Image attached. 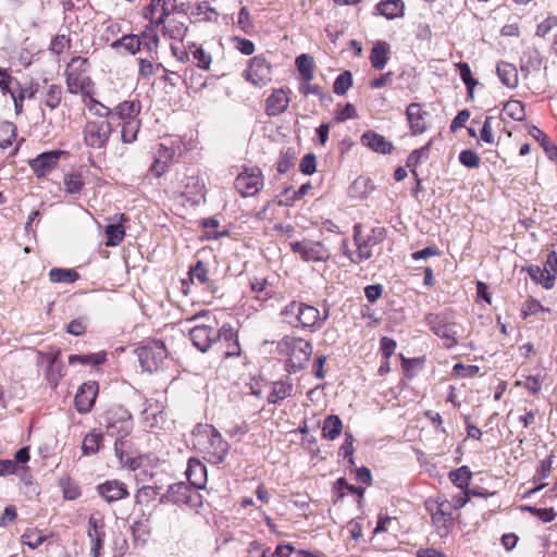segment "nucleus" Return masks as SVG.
I'll return each mask as SVG.
<instances>
[{"instance_id":"nucleus-48","label":"nucleus","mask_w":557,"mask_h":557,"mask_svg":"<svg viewBox=\"0 0 557 557\" xmlns=\"http://www.w3.org/2000/svg\"><path fill=\"white\" fill-rule=\"evenodd\" d=\"M62 89L59 85H49L46 91L44 103L50 109H55L61 102Z\"/></svg>"},{"instance_id":"nucleus-28","label":"nucleus","mask_w":557,"mask_h":557,"mask_svg":"<svg viewBox=\"0 0 557 557\" xmlns=\"http://www.w3.org/2000/svg\"><path fill=\"white\" fill-rule=\"evenodd\" d=\"M171 0H162L160 2V10L158 20H156V27L162 26V33L165 36H169L170 38H176L181 35V28L174 27L170 28L169 25H166L168 17L170 16V9H169V2Z\"/></svg>"},{"instance_id":"nucleus-63","label":"nucleus","mask_w":557,"mask_h":557,"mask_svg":"<svg viewBox=\"0 0 557 557\" xmlns=\"http://www.w3.org/2000/svg\"><path fill=\"white\" fill-rule=\"evenodd\" d=\"M159 491L160 488L159 487H153V486H143L141 488L138 490L135 498H136V502L137 503H143V502H148V500H151L153 498H156V496L159 494Z\"/></svg>"},{"instance_id":"nucleus-16","label":"nucleus","mask_w":557,"mask_h":557,"mask_svg":"<svg viewBox=\"0 0 557 557\" xmlns=\"http://www.w3.org/2000/svg\"><path fill=\"white\" fill-rule=\"evenodd\" d=\"M62 153L59 150L40 153L29 161V166L38 177L45 176L58 165Z\"/></svg>"},{"instance_id":"nucleus-12","label":"nucleus","mask_w":557,"mask_h":557,"mask_svg":"<svg viewBox=\"0 0 557 557\" xmlns=\"http://www.w3.org/2000/svg\"><path fill=\"white\" fill-rule=\"evenodd\" d=\"M106 535L104 520L101 517L90 516L88 519L87 536L90 542L92 557H101Z\"/></svg>"},{"instance_id":"nucleus-22","label":"nucleus","mask_w":557,"mask_h":557,"mask_svg":"<svg viewBox=\"0 0 557 557\" xmlns=\"http://www.w3.org/2000/svg\"><path fill=\"white\" fill-rule=\"evenodd\" d=\"M140 110L141 106L139 101L135 100H125L119 103L114 109H112L113 115H116L119 117L121 124L124 122L138 120Z\"/></svg>"},{"instance_id":"nucleus-21","label":"nucleus","mask_w":557,"mask_h":557,"mask_svg":"<svg viewBox=\"0 0 557 557\" xmlns=\"http://www.w3.org/2000/svg\"><path fill=\"white\" fill-rule=\"evenodd\" d=\"M432 144H433V140L431 139L428 144H425L421 148L413 150L408 156L407 161H406L407 168L410 169V172L417 180V190L419 189V186L421 184V180L419 178L417 168L424 160L429 159Z\"/></svg>"},{"instance_id":"nucleus-52","label":"nucleus","mask_w":557,"mask_h":557,"mask_svg":"<svg viewBox=\"0 0 557 557\" xmlns=\"http://www.w3.org/2000/svg\"><path fill=\"white\" fill-rule=\"evenodd\" d=\"M188 487L184 483L173 484L169 487L166 498L173 503L185 502Z\"/></svg>"},{"instance_id":"nucleus-64","label":"nucleus","mask_w":557,"mask_h":557,"mask_svg":"<svg viewBox=\"0 0 557 557\" xmlns=\"http://www.w3.org/2000/svg\"><path fill=\"white\" fill-rule=\"evenodd\" d=\"M557 25V16H548L536 27V36L545 37Z\"/></svg>"},{"instance_id":"nucleus-51","label":"nucleus","mask_w":557,"mask_h":557,"mask_svg":"<svg viewBox=\"0 0 557 557\" xmlns=\"http://www.w3.org/2000/svg\"><path fill=\"white\" fill-rule=\"evenodd\" d=\"M65 189L70 194H77L84 186V181L79 173H70L64 176Z\"/></svg>"},{"instance_id":"nucleus-49","label":"nucleus","mask_w":557,"mask_h":557,"mask_svg":"<svg viewBox=\"0 0 557 557\" xmlns=\"http://www.w3.org/2000/svg\"><path fill=\"white\" fill-rule=\"evenodd\" d=\"M203 182L199 177L190 176L187 178V183L183 194L186 195L188 198H193L198 195H203Z\"/></svg>"},{"instance_id":"nucleus-17","label":"nucleus","mask_w":557,"mask_h":557,"mask_svg":"<svg viewBox=\"0 0 557 557\" xmlns=\"http://www.w3.org/2000/svg\"><path fill=\"white\" fill-rule=\"evenodd\" d=\"M101 497L108 503L117 502L128 497L129 493L126 485L119 480H108L97 486Z\"/></svg>"},{"instance_id":"nucleus-40","label":"nucleus","mask_w":557,"mask_h":557,"mask_svg":"<svg viewBox=\"0 0 557 557\" xmlns=\"http://www.w3.org/2000/svg\"><path fill=\"white\" fill-rule=\"evenodd\" d=\"M121 139L125 144H131L137 139V134L140 128V120L124 122L121 124Z\"/></svg>"},{"instance_id":"nucleus-60","label":"nucleus","mask_w":557,"mask_h":557,"mask_svg":"<svg viewBox=\"0 0 557 557\" xmlns=\"http://www.w3.org/2000/svg\"><path fill=\"white\" fill-rule=\"evenodd\" d=\"M143 418L147 426L153 428L159 423V420H162V411L149 406L143 411Z\"/></svg>"},{"instance_id":"nucleus-25","label":"nucleus","mask_w":557,"mask_h":557,"mask_svg":"<svg viewBox=\"0 0 557 557\" xmlns=\"http://www.w3.org/2000/svg\"><path fill=\"white\" fill-rule=\"evenodd\" d=\"M219 341L225 344V349L223 350L225 357H236L240 355L238 336L231 326H222V334Z\"/></svg>"},{"instance_id":"nucleus-2","label":"nucleus","mask_w":557,"mask_h":557,"mask_svg":"<svg viewBox=\"0 0 557 557\" xmlns=\"http://www.w3.org/2000/svg\"><path fill=\"white\" fill-rule=\"evenodd\" d=\"M107 432L111 436H115L114 443L115 455L119 457L121 465L127 466L132 470H136L139 467L137 459L127 457L124 459L123 453L119 445L122 438L128 436L133 430L132 416L128 410L122 406L110 409L107 413Z\"/></svg>"},{"instance_id":"nucleus-62","label":"nucleus","mask_w":557,"mask_h":557,"mask_svg":"<svg viewBox=\"0 0 557 557\" xmlns=\"http://www.w3.org/2000/svg\"><path fill=\"white\" fill-rule=\"evenodd\" d=\"M60 355H61V350L59 348H51L49 349L48 351H39L38 352V357H39V362L40 363H46L47 367L50 366V364H54L59 361H61L59 358H60Z\"/></svg>"},{"instance_id":"nucleus-53","label":"nucleus","mask_w":557,"mask_h":557,"mask_svg":"<svg viewBox=\"0 0 557 557\" xmlns=\"http://www.w3.org/2000/svg\"><path fill=\"white\" fill-rule=\"evenodd\" d=\"M354 442H355L354 436L349 433H345L344 443L342 444L339 451H338V455L342 456L344 459H347L349 465H351V466L355 463L354 462V451H355Z\"/></svg>"},{"instance_id":"nucleus-31","label":"nucleus","mask_w":557,"mask_h":557,"mask_svg":"<svg viewBox=\"0 0 557 557\" xmlns=\"http://www.w3.org/2000/svg\"><path fill=\"white\" fill-rule=\"evenodd\" d=\"M342 430L343 422L336 414L329 416L323 422V436L330 441L336 440L341 435Z\"/></svg>"},{"instance_id":"nucleus-10","label":"nucleus","mask_w":557,"mask_h":557,"mask_svg":"<svg viewBox=\"0 0 557 557\" xmlns=\"http://www.w3.org/2000/svg\"><path fill=\"white\" fill-rule=\"evenodd\" d=\"M288 245L306 262H322L330 258L329 249L321 242L304 239L301 242H289Z\"/></svg>"},{"instance_id":"nucleus-18","label":"nucleus","mask_w":557,"mask_h":557,"mask_svg":"<svg viewBox=\"0 0 557 557\" xmlns=\"http://www.w3.org/2000/svg\"><path fill=\"white\" fill-rule=\"evenodd\" d=\"M406 115L412 135H420L426 131L425 116L428 113L422 110L420 103H410L406 109Z\"/></svg>"},{"instance_id":"nucleus-43","label":"nucleus","mask_w":557,"mask_h":557,"mask_svg":"<svg viewBox=\"0 0 557 557\" xmlns=\"http://www.w3.org/2000/svg\"><path fill=\"white\" fill-rule=\"evenodd\" d=\"M64 369L65 368L62 361L47 367L46 380L50 387L55 388L58 386L59 381L64 376Z\"/></svg>"},{"instance_id":"nucleus-45","label":"nucleus","mask_w":557,"mask_h":557,"mask_svg":"<svg viewBox=\"0 0 557 557\" xmlns=\"http://www.w3.org/2000/svg\"><path fill=\"white\" fill-rule=\"evenodd\" d=\"M106 357L103 354H92V355H71L69 357V363L74 366L76 363L87 364H101L104 362Z\"/></svg>"},{"instance_id":"nucleus-13","label":"nucleus","mask_w":557,"mask_h":557,"mask_svg":"<svg viewBox=\"0 0 557 557\" xmlns=\"http://www.w3.org/2000/svg\"><path fill=\"white\" fill-rule=\"evenodd\" d=\"M244 76L253 85L262 87L272 79V70L264 58L255 57Z\"/></svg>"},{"instance_id":"nucleus-55","label":"nucleus","mask_w":557,"mask_h":557,"mask_svg":"<svg viewBox=\"0 0 557 557\" xmlns=\"http://www.w3.org/2000/svg\"><path fill=\"white\" fill-rule=\"evenodd\" d=\"M459 161L468 169H476L480 165V157L470 149L462 150L459 154Z\"/></svg>"},{"instance_id":"nucleus-54","label":"nucleus","mask_w":557,"mask_h":557,"mask_svg":"<svg viewBox=\"0 0 557 557\" xmlns=\"http://www.w3.org/2000/svg\"><path fill=\"white\" fill-rule=\"evenodd\" d=\"M230 40L233 48L240 51L243 54L250 55L255 52V45L249 39L233 36Z\"/></svg>"},{"instance_id":"nucleus-20","label":"nucleus","mask_w":557,"mask_h":557,"mask_svg":"<svg viewBox=\"0 0 557 557\" xmlns=\"http://www.w3.org/2000/svg\"><path fill=\"white\" fill-rule=\"evenodd\" d=\"M391 46L385 40L374 42L370 52V63L373 69L382 71L389 60Z\"/></svg>"},{"instance_id":"nucleus-9","label":"nucleus","mask_w":557,"mask_h":557,"mask_svg":"<svg viewBox=\"0 0 557 557\" xmlns=\"http://www.w3.org/2000/svg\"><path fill=\"white\" fill-rule=\"evenodd\" d=\"M426 323L432 332L445 341L446 347L457 345L458 324L450 321L446 314H429Z\"/></svg>"},{"instance_id":"nucleus-59","label":"nucleus","mask_w":557,"mask_h":557,"mask_svg":"<svg viewBox=\"0 0 557 557\" xmlns=\"http://www.w3.org/2000/svg\"><path fill=\"white\" fill-rule=\"evenodd\" d=\"M162 0H151L150 4L145 7L143 11V16L146 20H149L150 24L156 27V20H158L160 2Z\"/></svg>"},{"instance_id":"nucleus-15","label":"nucleus","mask_w":557,"mask_h":557,"mask_svg":"<svg viewBox=\"0 0 557 557\" xmlns=\"http://www.w3.org/2000/svg\"><path fill=\"white\" fill-rule=\"evenodd\" d=\"M354 239L357 245V252H346L348 258L356 263L366 261L372 257V248L376 244V240L372 236L363 237L360 232V226H355Z\"/></svg>"},{"instance_id":"nucleus-29","label":"nucleus","mask_w":557,"mask_h":557,"mask_svg":"<svg viewBox=\"0 0 557 557\" xmlns=\"http://www.w3.org/2000/svg\"><path fill=\"white\" fill-rule=\"evenodd\" d=\"M295 64L304 82L314 78V60L311 55L302 53L296 58Z\"/></svg>"},{"instance_id":"nucleus-46","label":"nucleus","mask_w":557,"mask_h":557,"mask_svg":"<svg viewBox=\"0 0 557 557\" xmlns=\"http://www.w3.org/2000/svg\"><path fill=\"white\" fill-rule=\"evenodd\" d=\"M300 302L293 301L289 304L284 311H281L282 322L287 323L292 326H299L298 310Z\"/></svg>"},{"instance_id":"nucleus-56","label":"nucleus","mask_w":557,"mask_h":557,"mask_svg":"<svg viewBox=\"0 0 557 557\" xmlns=\"http://www.w3.org/2000/svg\"><path fill=\"white\" fill-rule=\"evenodd\" d=\"M191 280H197L201 284L209 282V270L206 263L198 261L195 267L190 269Z\"/></svg>"},{"instance_id":"nucleus-26","label":"nucleus","mask_w":557,"mask_h":557,"mask_svg":"<svg viewBox=\"0 0 557 557\" xmlns=\"http://www.w3.org/2000/svg\"><path fill=\"white\" fill-rule=\"evenodd\" d=\"M298 310L299 326L312 327L321 326L320 312L317 308L300 302Z\"/></svg>"},{"instance_id":"nucleus-34","label":"nucleus","mask_w":557,"mask_h":557,"mask_svg":"<svg viewBox=\"0 0 557 557\" xmlns=\"http://www.w3.org/2000/svg\"><path fill=\"white\" fill-rule=\"evenodd\" d=\"M49 277L53 283H74L79 275L74 269L54 268L50 270Z\"/></svg>"},{"instance_id":"nucleus-4","label":"nucleus","mask_w":557,"mask_h":557,"mask_svg":"<svg viewBox=\"0 0 557 557\" xmlns=\"http://www.w3.org/2000/svg\"><path fill=\"white\" fill-rule=\"evenodd\" d=\"M285 370L288 373H297L302 370L312 354L311 344L300 337L285 336L284 341Z\"/></svg>"},{"instance_id":"nucleus-41","label":"nucleus","mask_w":557,"mask_h":557,"mask_svg":"<svg viewBox=\"0 0 557 557\" xmlns=\"http://www.w3.org/2000/svg\"><path fill=\"white\" fill-rule=\"evenodd\" d=\"M249 389H250V393L255 396H258L260 397L263 393V391H271L270 393V396H269V400L273 404L276 403V392L274 388H272V386L264 382L263 380L261 379H251L250 383H249Z\"/></svg>"},{"instance_id":"nucleus-47","label":"nucleus","mask_w":557,"mask_h":557,"mask_svg":"<svg viewBox=\"0 0 557 557\" xmlns=\"http://www.w3.org/2000/svg\"><path fill=\"white\" fill-rule=\"evenodd\" d=\"M191 54L193 61L199 69L209 70L212 58L201 46H195L194 50H191Z\"/></svg>"},{"instance_id":"nucleus-23","label":"nucleus","mask_w":557,"mask_h":557,"mask_svg":"<svg viewBox=\"0 0 557 557\" xmlns=\"http://www.w3.org/2000/svg\"><path fill=\"white\" fill-rule=\"evenodd\" d=\"M361 143L373 151L380 153H389L393 149L391 141H388L384 136L374 132L364 133L361 136Z\"/></svg>"},{"instance_id":"nucleus-38","label":"nucleus","mask_w":557,"mask_h":557,"mask_svg":"<svg viewBox=\"0 0 557 557\" xmlns=\"http://www.w3.org/2000/svg\"><path fill=\"white\" fill-rule=\"evenodd\" d=\"M16 137V126L12 122L0 123V147H10Z\"/></svg>"},{"instance_id":"nucleus-30","label":"nucleus","mask_w":557,"mask_h":557,"mask_svg":"<svg viewBox=\"0 0 557 557\" xmlns=\"http://www.w3.org/2000/svg\"><path fill=\"white\" fill-rule=\"evenodd\" d=\"M529 133L541 144L547 157L557 163V146L550 141L546 134L536 126H532Z\"/></svg>"},{"instance_id":"nucleus-57","label":"nucleus","mask_w":557,"mask_h":557,"mask_svg":"<svg viewBox=\"0 0 557 557\" xmlns=\"http://www.w3.org/2000/svg\"><path fill=\"white\" fill-rule=\"evenodd\" d=\"M70 48V39L65 35H57L50 44V51L54 54H61Z\"/></svg>"},{"instance_id":"nucleus-32","label":"nucleus","mask_w":557,"mask_h":557,"mask_svg":"<svg viewBox=\"0 0 557 557\" xmlns=\"http://www.w3.org/2000/svg\"><path fill=\"white\" fill-rule=\"evenodd\" d=\"M102 438L103 436L100 432H97L96 430L89 432L84 437L82 443L83 455L89 456L98 453L102 443Z\"/></svg>"},{"instance_id":"nucleus-39","label":"nucleus","mask_w":557,"mask_h":557,"mask_svg":"<svg viewBox=\"0 0 557 557\" xmlns=\"http://www.w3.org/2000/svg\"><path fill=\"white\" fill-rule=\"evenodd\" d=\"M112 48L123 47L131 54L140 50V40L136 35H125L111 44Z\"/></svg>"},{"instance_id":"nucleus-3","label":"nucleus","mask_w":557,"mask_h":557,"mask_svg":"<svg viewBox=\"0 0 557 557\" xmlns=\"http://www.w3.org/2000/svg\"><path fill=\"white\" fill-rule=\"evenodd\" d=\"M426 511L431 515L432 524L441 537L447 536L455 525L454 511L449 500L444 496L428 498L424 503Z\"/></svg>"},{"instance_id":"nucleus-37","label":"nucleus","mask_w":557,"mask_h":557,"mask_svg":"<svg viewBox=\"0 0 557 557\" xmlns=\"http://www.w3.org/2000/svg\"><path fill=\"white\" fill-rule=\"evenodd\" d=\"M107 246H117L125 236L124 227L121 223H113L106 226Z\"/></svg>"},{"instance_id":"nucleus-14","label":"nucleus","mask_w":557,"mask_h":557,"mask_svg":"<svg viewBox=\"0 0 557 557\" xmlns=\"http://www.w3.org/2000/svg\"><path fill=\"white\" fill-rule=\"evenodd\" d=\"M99 385L96 381L83 383L75 395V408L79 413H87L91 410L98 395Z\"/></svg>"},{"instance_id":"nucleus-27","label":"nucleus","mask_w":557,"mask_h":557,"mask_svg":"<svg viewBox=\"0 0 557 557\" xmlns=\"http://www.w3.org/2000/svg\"><path fill=\"white\" fill-rule=\"evenodd\" d=\"M496 72L500 82L508 88L518 86V71L513 64L500 61L497 63Z\"/></svg>"},{"instance_id":"nucleus-33","label":"nucleus","mask_w":557,"mask_h":557,"mask_svg":"<svg viewBox=\"0 0 557 557\" xmlns=\"http://www.w3.org/2000/svg\"><path fill=\"white\" fill-rule=\"evenodd\" d=\"M83 102L88 108V110L95 115H98L100 117L113 116L112 109L94 99L90 96L89 91L83 95Z\"/></svg>"},{"instance_id":"nucleus-58","label":"nucleus","mask_w":557,"mask_h":557,"mask_svg":"<svg viewBox=\"0 0 557 557\" xmlns=\"http://www.w3.org/2000/svg\"><path fill=\"white\" fill-rule=\"evenodd\" d=\"M517 386L527 388L531 394H539L542 389V383L537 376L529 375L524 381H517Z\"/></svg>"},{"instance_id":"nucleus-7","label":"nucleus","mask_w":557,"mask_h":557,"mask_svg":"<svg viewBox=\"0 0 557 557\" xmlns=\"http://www.w3.org/2000/svg\"><path fill=\"white\" fill-rule=\"evenodd\" d=\"M222 334V326L219 327V323L215 317H208V324H196L190 331L189 336L200 351H207L213 343L218 342Z\"/></svg>"},{"instance_id":"nucleus-36","label":"nucleus","mask_w":557,"mask_h":557,"mask_svg":"<svg viewBox=\"0 0 557 557\" xmlns=\"http://www.w3.org/2000/svg\"><path fill=\"white\" fill-rule=\"evenodd\" d=\"M503 114L515 121H523L525 119L524 104L519 100H509L504 104Z\"/></svg>"},{"instance_id":"nucleus-24","label":"nucleus","mask_w":557,"mask_h":557,"mask_svg":"<svg viewBox=\"0 0 557 557\" xmlns=\"http://www.w3.org/2000/svg\"><path fill=\"white\" fill-rule=\"evenodd\" d=\"M375 8L377 13L387 20L403 17L405 14V3L403 0H382Z\"/></svg>"},{"instance_id":"nucleus-6","label":"nucleus","mask_w":557,"mask_h":557,"mask_svg":"<svg viewBox=\"0 0 557 557\" xmlns=\"http://www.w3.org/2000/svg\"><path fill=\"white\" fill-rule=\"evenodd\" d=\"M136 354L141 368L148 372L158 371L164 359L168 357V350L162 341H151L148 344L136 349Z\"/></svg>"},{"instance_id":"nucleus-61","label":"nucleus","mask_w":557,"mask_h":557,"mask_svg":"<svg viewBox=\"0 0 557 557\" xmlns=\"http://www.w3.org/2000/svg\"><path fill=\"white\" fill-rule=\"evenodd\" d=\"M171 156L165 154L164 159L157 158L152 165L150 166V173L154 175L156 177H160L168 169L170 164Z\"/></svg>"},{"instance_id":"nucleus-19","label":"nucleus","mask_w":557,"mask_h":557,"mask_svg":"<svg viewBox=\"0 0 557 557\" xmlns=\"http://www.w3.org/2000/svg\"><path fill=\"white\" fill-rule=\"evenodd\" d=\"M186 475L188 479V482L195 487V488H203L207 483V468L206 466L199 461L198 459L190 458L188 460V467L186 470Z\"/></svg>"},{"instance_id":"nucleus-42","label":"nucleus","mask_w":557,"mask_h":557,"mask_svg":"<svg viewBox=\"0 0 557 557\" xmlns=\"http://www.w3.org/2000/svg\"><path fill=\"white\" fill-rule=\"evenodd\" d=\"M251 289L256 293V298L265 301L271 298L274 290L270 286L269 282L265 278H256L251 282Z\"/></svg>"},{"instance_id":"nucleus-11","label":"nucleus","mask_w":557,"mask_h":557,"mask_svg":"<svg viewBox=\"0 0 557 557\" xmlns=\"http://www.w3.org/2000/svg\"><path fill=\"white\" fill-rule=\"evenodd\" d=\"M261 186V172L258 168L245 169L235 180V188L244 197L256 195Z\"/></svg>"},{"instance_id":"nucleus-44","label":"nucleus","mask_w":557,"mask_h":557,"mask_svg":"<svg viewBox=\"0 0 557 557\" xmlns=\"http://www.w3.org/2000/svg\"><path fill=\"white\" fill-rule=\"evenodd\" d=\"M352 85V76L349 71L341 73L333 85L334 92L338 96H344Z\"/></svg>"},{"instance_id":"nucleus-35","label":"nucleus","mask_w":557,"mask_h":557,"mask_svg":"<svg viewBox=\"0 0 557 557\" xmlns=\"http://www.w3.org/2000/svg\"><path fill=\"white\" fill-rule=\"evenodd\" d=\"M472 478V473L467 466H462L449 473V479L454 485L461 490H467Z\"/></svg>"},{"instance_id":"nucleus-8","label":"nucleus","mask_w":557,"mask_h":557,"mask_svg":"<svg viewBox=\"0 0 557 557\" xmlns=\"http://www.w3.org/2000/svg\"><path fill=\"white\" fill-rule=\"evenodd\" d=\"M113 132L112 124L107 120L89 121L84 127V141L88 147L102 149Z\"/></svg>"},{"instance_id":"nucleus-5","label":"nucleus","mask_w":557,"mask_h":557,"mask_svg":"<svg viewBox=\"0 0 557 557\" xmlns=\"http://www.w3.org/2000/svg\"><path fill=\"white\" fill-rule=\"evenodd\" d=\"M88 61L83 57H75L66 66V88L71 94L81 92L82 96L89 91L91 85L90 78L87 76Z\"/></svg>"},{"instance_id":"nucleus-50","label":"nucleus","mask_w":557,"mask_h":557,"mask_svg":"<svg viewBox=\"0 0 557 557\" xmlns=\"http://www.w3.org/2000/svg\"><path fill=\"white\" fill-rule=\"evenodd\" d=\"M249 553L258 557H276L278 555V545L272 550L265 544L255 541L250 544Z\"/></svg>"},{"instance_id":"nucleus-1","label":"nucleus","mask_w":557,"mask_h":557,"mask_svg":"<svg viewBox=\"0 0 557 557\" xmlns=\"http://www.w3.org/2000/svg\"><path fill=\"white\" fill-rule=\"evenodd\" d=\"M194 446L203 454L207 461L222 463L230 450L228 443L211 424H198L193 432Z\"/></svg>"}]
</instances>
